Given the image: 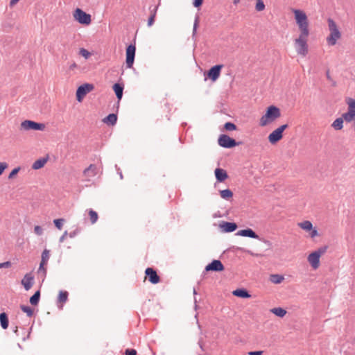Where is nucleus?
Returning a JSON list of instances; mask_svg holds the SVG:
<instances>
[{
  "label": "nucleus",
  "instance_id": "45",
  "mask_svg": "<svg viewBox=\"0 0 355 355\" xmlns=\"http://www.w3.org/2000/svg\"><path fill=\"white\" fill-rule=\"evenodd\" d=\"M34 232L37 235L40 236V235H42L43 234V229L40 226L36 225L34 227Z\"/></svg>",
  "mask_w": 355,
  "mask_h": 355
},
{
  "label": "nucleus",
  "instance_id": "17",
  "mask_svg": "<svg viewBox=\"0 0 355 355\" xmlns=\"http://www.w3.org/2000/svg\"><path fill=\"white\" fill-rule=\"evenodd\" d=\"M83 174L88 178L87 180H89L90 178H93L97 174L96 166L95 164H90L87 168L84 170Z\"/></svg>",
  "mask_w": 355,
  "mask_h": 355
},
{
  "label": "nucleus",
  "instance_id": "22",
  "mask_svg": "<svg viewBox=\"0 0 355 355\" xmlns=\"http://www.w3.org/2000/svg\"><path fill=\"white\" fill-rule=\"evenodd\" d=\"M232 294L234 296L241 297V298H249L251 296L250 295V293H248V291L245 288L236 289L232 292Z\"/></svg>",
  "mask_w": 355,
  "mask_h": 355
},
{
  "label": "nucleus",
  "instance_id": "61",
  "mask_svg": "<svg viewBox=\"0 0 355 355\" xmlns=\"http://www.w3.org/2000/svg\"><path fill=\"white\" fill-rule=\"evenodd\" d=\"M18 329H17V327H15V329H14V332L17 334Z\"/></svg>",
  "mask_w": 355,
  "mask_h": 355
},
{
  "label": "nucleus",
  "instance_id": "3",
  "mask_svg": "<svg viewBox=\"0 0 355 355\" xmlns=\"http://www.w3.org/2000/svg\"><path fill=\"white\" fill-rule=\"evenodd\" d=\"M327 21L330 34L327 37V41L329 45L334 46L336 44L337 40L340 38L341 33L336 22L332 19L329 18Z\"/></svg>",
  "mask_w": 355,
  "mask_h": 355
},
{
  "label": "nucleus",
  "instance_id": "5",
  "mask_svg": "<svg viewBox=\"0 0 355 355\" xmlns=\"http://www.w3.org/2000/svg\"><path fill=\"white\" fill-rule=\"evenodd\" d=\"M73 15L74 19L81 24L89 25L91 23V15L80 8H76Z\"/></svg>",
  "mask_w": 355,
  "mask_h": 355
},
{
  "label": "nucleus",
  "instance_id": "33",
  "mask_svg": "<svg viewBox=\"0 0 355 355\" xmlns=\"http://www.w3.org/2000/svg\"><path fill=\"white\" fill-rule=\"evenodd\" d=\"M50 257V251L45 249L42 253V259L40 263L46 265Z\"/></svg>",
  "mask_w": 355,
  "mask_h": 355
},
{
  "label": "nucleus",
  "instance_id": "38",
  "mask_svg": "<svg viewBox=\"0 0 355 355\" xmlns=\"http://www.w3.org/2000/svg\"><path fill=\"white\" fill-rule=\"evenodd\" d=\"M20 309L23 312L26 313L28 317H31L33 315V310L28 306L21 305Z\"/></svg>",
  "mask_w": 355,
  "mask_h": 355
},
{
  "label": "nucleus",
  "instance_id": "42",
  "mask_svg": "<svg viewBox=\"0 0 355 355\" xmlns=\"http://www.w3.org/2000/svg\"><path fill=\"white\" fill-rule=\"evenodd\" d=\"M328 247L327 245L322 246L320 248H318L317 250L314 251L315 253L318 254V256L320 257L321 255L324 254L327 250Z\"/></svg>",
  "mask_w": 355,
  "mask_h": 355
},
{
  "label": "nucleus",
  "instance_id": "4",
  "mask_svg": "<svg viewBox=\"0 0 355 355\" xmlns=\"http://www.w3.org/2000/svg\"><path fill=\"white\" fill-rule=\"evenodd\" d=\"M309 33H300L295 40V46L298 54L305 56L308 53L307 39Z\"/></svg>",
  "mask_w": 355,
  "mask_h": 355
},
{
  "label": "nucleus",
  "instance_id": "47",
  "mask_svg": "<svg viewBox=\"0 0 355 355\" xmlns=\"http://www.w3.org/2000/svg\"><path fill=\"white\" fill-rule=\"evenodd\" d=\"M12 263L10 261H5L3 263H0V268H8L11 266Z\"/></svg>",
  "mask_w": 355,
  "mask_h": 355
},
{
  "label": "nucleus",
  "instance_id": "24",
  "mask_svg": "<svg viewBox=\"0 0 355 355\" xmlns=\"http://www.w3.org/2000/svg\"><path fill=\"white\" fill-rule=\"evenodd\" d=\"M48 158H40L37 159L32 165V168L35 170L40 169L42 168L44 164L47 162Z\"/></svg>",
  "mask_w": 355,
  "mask_h": 355
},
{
  "label": "nucleus",
  "instance_id": "60",
  "mask_svg": "<svg viewBox=\"0 0 355 355\" xmlns=\"http://www.w3.org/2000/svg\"><path fill=\"white\" fill-rule=\"evenodd\" d=\"M196 294H197L196 290V288H193V295H196Z\"/></svg>",
  "mask_w": 355,
  "mask_h": 355
},
{
  "label": "nucleus",
  "instance_id": "13",
  "mask_svg": "<svg viewBox=\"0 0 355 355\" xmlns=\"http://www.w3.org/2000/svg\"><path fill=\"white\" fill-rule=\"evenodd\" d=\"M224 266L220 260H213L205 267L206 271L220 272L224 270Z\"/></svg>",
  "mask_w": 355,
  "mask_h": 355
},
{
  "label": "nucleus",
  "instance_id": "23",
  "mask_svg": "<svg viewBox=\"0 0 355 355\" xmlns=\"http://www.w3.org/2000/svg\"><path fill=\"white\" fill-rule=\"evenodd\" d=\"M103 121L107 125H114L117 121V115L114 113L110 114L103 119Z\"/></svg>",
  "mask_w": 355,
  "mask_h": 355
},
{
  "label": "nucleus",
  "instance_id": "40",
  "mask_svg": "<svg viewBox=\"0 0 355 355\" xmlns=\"http://www.w3.org/2000/svg\"><path fill=\"white\" fill-rule=\"evenodd\" d=\"M255 9L259 12L262 11L265 9V4L263 0H257Z\"/></svg>",
  "mask_w": 355,
  "mask_h": 355
},
{
  "label": "nucleus",
  "instance_id": "25",
  "mask_svg": "<svg viewBox=\"0 0 355 355\" xmlns=\"http://www.w3.org/2000/svg\"><path fill=\"white\" fill-rule=\"evenodd\" d=\"M0 323L3 329H6L8 327L9 320L8 315L5 312L0 313Z\"/></svg>",
  "mask_w": 355,
  "mask_h": 355
},
{
  "label": "nucleus",
  "instance_id": "52",
  "mask_svg": "<svg viewBox=\"0 0 355 355\" xmlns=\"http://www.w3.org/2000/svg\"><path fill=\"white\" fill-rule=\"evenodd\" d=\"M263 351H252L248 352V355H262Z\"/></svg>",
  "mask_w": 355,
  "mask_h": 355
},
{
  "label": "nucleus",
  "instance_id": "26",
  "mask_svg": "<svg viewBox=\"0 0 355 355\" xmlns=\"http://www.w3.org/2000/svg\"><path fill=\"white\" fill-rule=\"evenodd\" d=\"M284 279V277L283 275H278V274H272L270 276V281L275 284H280L283 282Z\"/></svg>",
  "mask_w": 355,
  "mask_h": 355
},
{
  "label": "nucleus",
  "instance_id": "11",
  "mask_svg": "<svg viewBox=\"0 0 355 355\" xmlns=\"http://www.w3.org/2000/svg\"><path fill=\"white\" fill-rule=\"evenodd\" d=\"M145 274L148 281L153 284H156L159 282L160 277L156 270L153 268H147L145 270Z\"/></svg>",
  "mask_w": 355,
  "mask_h": 355
},
{
  "label": "nucleus",
  "instance_id": "57",
  "mask_svg": "<svg viewBox=\"0 0 355 355\" xmlns=\"http://www.w3.org/2000/svg\"><path fill=\"white\" fill-rule=\"evenodd\" d=\"M77 67V64H76V62H73L72 63L70 67H69V69H73L74 68Z\"/></svg>",
  "mask_w": 355,
  "mask_h": 355
},
{
  "label": "nucleus",
  "instance_id": "43",
  "mask_svg": "<svg viewBox=\"0 0 355 355\" xmlns=\"http://www.w3.org/2000/svg\"><path fill=\"white\" fill-rule=\"evenodd\" d=\"M19 170H20V167H17V168H15L14 169H12V171L10 173V174L8 175V178L9 179L13 178L18 173Z\"/></svg>",
  "mask_w": 355,
  "mask_h": 355
},
{
  "label": "nucleus",
  "instance_id": "54",
  "mask_svg": "<svg viewBox=\"0 0 355 355\" xmlns=\"http://www.w3.org/2000/svg\"><path fill=\"white\" fill-rule=\"evenodd\" d=\"M326 77L329 80H332V78L330 76V73H329V71L327 70V72H326Z\"/></svg>",
  "mask_w": 355,
  "mask_h": 355
},
{
  "label": "nucleus",
  "instance_id": "27",
  "mask_svg": "<svg viewBox=\"0 0 355 355\" xmlns=\"http://www.w3.org/2000/svg\"><path fill=\"white\" fill-rule=\"evenodd\" d=\"M343 118H337L331 124V126L336 130H340L343 127Z\"/></svg>",
  "mask_w": 355,
  "mask_h": 355
},
{
  "label": "nucleus",
  "instance_id": "44",
  "mask_svg": "<svg viewBox=\"0 0 355 355\" xmlns=\"http://www.w3.org/2000/svg\"><path fill=\"white\" fill-rule=\"evenodd\" d=\"M199 24V17L196 16L195 19V21L193 24V35H194L196 33L197 28Z\"/></svg>",
  "mask_w": 355,
  "mask_h": 355
},
{
  "label": "nucleus",
  "instance_id": "53",
  "mask_svg": "<svg viewBox=\"0 0 355 355\" xmlns=\"http://www.w3.org/2000/svg\"><path fill=\"white\" fill-rule=\"evenodd\" d=\"M67 235V231H65V232H64V234L60 236V239H59V241H60V243H62V242L64 241V239H65V238H66Z\"/></svg>",
  "mask_w": 355,
  "mask_h": 355
},
{
  "label": "nucleus",
  "instance_id": "14",
  "mask_svg": "<svg viewBox=\"0 0 355 355\" xmlns=\"http://www.w3.org/2000/svg\"><path fill=\"white\" fill-rule=\"evenodd\" d=\"M34 277L31 273H27L24 275L21 280V284L24 286L26 291H28L33 285Z\"/></svg>",
  "mask_w": 355,
  "mask_h": 355
},
{
  "label": "nucleus",
  "instance_id": "62",
  "mask_svg": "<svg viewBox=\"0 0 355 355\" xmlns=\"http://www.w3.org/2000/svg\"><path fill=\"white\" fill-rule=\"evenodd\" d=\"M119 176L121 177V178H123V175H122L121 173H120Z\"/></svg>",
  "mask_w": 355,
  "mask_h": 355
},
{
  "label": "nucleus",
  "instance_id": "8",
  "mask_svg": "<svg viewBox=\"0 0 355 355\" xmlns=\"http://www.w3.org/2000/svg\"><path fill=\"white\" fill-rule=\"evenodd\" d=\"M218 145L223 148H232L238 145L234 139L231 138L227 135H221L218 139Z\"/></svg>",
  "mask_w": 355,
  "mask_h": 355
},
{
  "label": "nucleus",
  "instance_id": "21",
  "mask_svg": "<svg viewBox=\"0 0 355 355\" xmlns=\"http://www.w3.org/2000/svg\"><path fill=\"white\" fill-rule=\"evenodd\" d=\"M113 90L115 92L116 96L118 98L119 101H120L122 98L123 96V85L120 83H115L114 84Z\"/></svg>",
  "mask_w": 355,
  "mask_h": 355
},
{
  "label": "nucleus",
  "instance_id": "36",
  "mask_svg": "<svg viewBox=\"0 0 355 355\" xmlns=\"http://www.w3.org/2000/svg\"><path fill=\"white\" fill-rule=\"evenodd\" d=\"M298 225L303 230L306 231H310L312 230L313 225L309 220H305L302 223H300Z\"/></svg>",
  "mask_w": 355,
  "mask_h": 355
},
{
  "label": "nucleus",
  "instance_id": "28",
  "mask_svg": "<svg viewBox=\"0 0 355 355\" xmlns=\"http://www.w3.org/2000/svg\"><path fill=\"white\" fill-rule=\"evenodd\" d=\"M69 293L65 291H60L58 297V303H65L68 300Z\"/></svg>",
  "mask_w": 355,
  "mask_h": 355
},
{
  "label": "nucleus",
  "instance_id": "59",
  "mask_svg": "<svg viewBox=\"0 0 355 355\" xmlns=\"http://www.w3.org/2000/svg\"><path fill=\"white\" fill-rule=\"evenodd\" d=\"M331 82L332 86L335 87L336 85V82L334 80H330Z\"/></svg>",
  "mask_w": 355,
  "mask_h": 355
},
{
  "label": "nucleus",
  "instance_id": "20",
  "mask_svg": "<svg viewBox=\"0 0 355 355\" xmlns=\"http://www.w3.org/2000/svg\"><path fill=\"white\" fill-rule=\"evenodd\" d=\"M157 8H158V5L155 6L153 7V6L149 7V10H150V17L148 20V26L149 27L153 26V24L155 22V19L156 17Z\"/></svg>",
  "mask_w": 355,
  "mask_h": 355
},
{
  "label": "nucleus",
  "instance_id": "2",
  "mask_svg": "<svg viewBox=\"0 0 355 355\" xmlns=\"http://www.w3.org/2000/svg\"><path fill=\"white\" fill-rule=\"evenodd\" d=\"M294 14L300 33H309V21L306 13L300 10H295Z\"/></svg>",
  "mask_w": 355,
  "mask_h": 355
},
{
  "label": "nucleus",
  "instance_id": "34",
  "mask_svg": "<svg viewBox=\"0 0 355 355\" xmlns=\"http://www.w3.org/2000/svg\"><path fill=\"white\" fill-rule=\"evenodd\" d=\"M45 264L40 263L37 270L38 275L42 278V281L44 280L46 276V268L44 267Z\"/></svg>",
  "mask_w": 355,
  "mask_h": 355
},
{
  "label": "nucleus",
  "instance_id": "49",
  "mask_svg": "<svg viewBox=\"0 0 355 355\" xmlns=\"http://www.w3.org/2000/svg\"><path fill=\"white\" fill-rule=\"evenodd\" d=\"M8 167V164L6 162L0 163V175L3 173L4 170Z\"/></svg>",
  "mask_w": 355,
  "mask_h": 355
},
{
  "label": "nucleus",
  "instance_id": "32",
  "mask_svg": "<svg viewBox=\"0 0 355 355\" xmlns=\"http://www.w3.org/2000/svg\"><path fill=\"white\" fill-rule=\"evenodd\" d=\"M271 312L280 318H283L286 314V311L281 307L273 308L271 309Z\"/></svg>",
  "mask_w": 355,
  "mask_h": 355
},
{
  "label": "nucleus",
  "instance_id": "29",
  "mask_svg": "<svg viewBox=\"0 0 355 355\" xmlns=\"http://www.w3.org/2000/svg\"><path fill=\"white\" fill-rule=\"evenodd\" d=\"M40 298V291H37L31 297H30V303L32 305H37L39 303Z\"/></svg>",
  "mask_w": 355,
  "mask_h": 355
},
{
  "label": "nucleus",
  "instance_id": "30",
  "mask_svg": "<svg viewBox=\"0 0 355 355\" xmlns=\"http://www.w3.org/2000/svg\"><path fill=\"white\" fill-rule=\"evenodd\" d=\"M345 101L348 105L347 111L355 113V99L352 98H347Z\"/></svg>",
  "mask_w": 355,
  "mask_h": 355
},
{
  "label": "nucleus",
  "instance_id": "58",
  "mask_svg": "<svg viewBox=\"0 0 355 355\" xmlns=\"http://www.w3.org/2000/svg\"><path fill=\"white\" fill-rule=\"evenodd\" d=\"M239 2H240V0H234L233 1V3H234V5L238 4Z\"/></svg>",
  "mask_w": 355,
  "mask_h": 355
},
{
  "label": "nucleus",
  "instance_id": "10",
  "mask_svg": "<svg viewBox=\"0 0 355 355\" xmlns=\"http://www.w3.org/2000/svg\"><path fill=\"white\" fill-rule=\"evenodd\" d=\"M94 89L92 84L85 83L79 86L76 90V99L80 102L84 96Z\"/></svg>",
  "mask_w": 355,
  "mask_h": 355
},
{
  "label": "nucleus",
  "instance_id": "7",
  "mask_svg": "<svg viewBox=\"0 0 355 355\" xmlns=\"http://www.w3.org/2000/svg\"><path fill=\"white\" fill-rule=\"evenodd\" d=\"M136 52V46L135 44H130L126 48L125 51V62L128 68H132L135 61Z\"/></svg>",
  "mask_w": 355,
  "mask_h": 355
},
{
  "label": "nucleus",
  "instance_id": "18",
  "mask_svg": "<svg viewBox=\"0 0 355 355\" xmlns=\"http://www.w3.org/2000/svg\"><path fill=\"white\" fill-rule=\"evenodd\" d=\"M214 173L217 181L219 182H224L228 178L227 172L220 168H216Z\"/></svg>",
  "mask_w": 355,
  "mask_h": 355
},
{
  "label": "nucleus",
  "instance_id": "51",
  "mask_svg": "<svg viewBox=\"0 0 355 355\" xmlns=\"http://www.w3.org/2000/svg\"><path fill=\"white\" fill-rule=\"evenodd\" d=\"M310 236L311 238H314L315 236H318V231L316 229H313L310 230Z\"/></svg>",
  "mask_w": 355,
  "mask_h": 355
},
{
  "label": "nucleus",
  "instance_id": "31",
  "mask_svg": "<svg viewBox=\"0 0 355 355\" xmlns=\"http://www.w3.org/2000/svg\"><path fill=\"white\" fill-rule=\"evenodd\" d=\"M220 196L225 200H229L233 196V193L230 189H227L220 191Z\"/></svg>",
  "mask_w": 355,
  "mask_h": 355
},
{
  "label": "nucleus",
  "instance_id": "37",
  "mask_svg": "<svg viewBox=\"0 0 355 355\" xmlns=\"http://www.w3.org/2000/svg\"><path fill=\"white\" fill-rule=\"evenodd\" d=\"M88 214L91 223L94 224L98 218L97 212L90 209H89Z\"/></svg>",
  "mask_w": 355,
  "mask_h": 355
},
{
  "label": "nucleus",
  "instance_id": "55",
  "mask_svg": "<svg viewBox=\"0 0 355 355\" xmlns=\"http://www.w3.org/2000/svg\"><path fill=\"white\" fill-rule=\"evenodd\" d=\"M19 0H10V5L14 6L15 5Z\"/></svg>",
  "mask_w": 355,
  "mask_h": 355
},
{
  "label": "nucleus",
  "instance_id": "19",
  "mask_svg": "<svg viewBox=\"0 0 355 355\" xmlns=\"http://www.w3.org/2000/svg\"><path fill=\"white\" fill-rule=\"evenodd\" d=\"M220 227L225 232H232L237 229V225L232 222H223Z\"/></svg>",
  "mask_w": 355,
  "mask_h": 355
},
{
  "label": "nucleus",
  "instance_id": "6",
  "mask_svg": "<svg viewBox=\"0 0 355 355\" xmlns=\"http://www.w3.org/2000/svg\"><path fill=\"white\" fill-rule=\"evenodd\" d=\"M288 128L287 124H284L279 128H277L276 130L272 131L269 135H268V141L270 144H275L277 143L279 141H280L283 137V132Z\"/></svg>",
  "mask_w": 355,
  "mask_h": 355
},
{
  "label": "nucleus",
  "instance_id": "41",
  "mask_svg": "<svg viewBox=\"0 0 355 355\" xmlns=\"http://www.w3.org/2000/svg\"><path fill=\"white\" fill-rule=\"evenodd\" d=\"M63 222H64V219H62V218L55 219L53 220V223H54L55 227L59 230L62 229V225H63Z\"/></svg>",
  "mask_w": 355,
  "mask_h": 355
},
{
  "label": "nucleus",
  "instance_id": "15",
  "mask_svg": "<svg viewBox=\"0 0 355 355\" xmlns=\"http://www.w3.org/2000/svg\"><path fill=\"white\" fill-rule=\"evenodd\" d=\"M308 261L314 269H317L320 266V257L314 252L308 256Z\"/></svg>",
  "mask_w": 355,
  "mask_h": 355
},
{
  "label": "nucleus",
  "instance_id": "16",
  "mask_svg": "<svg viewBox=\"0 0 355 355\" xmlns=\"http://www.w3.org/2000/svg\"><path fill=\"white\" fill-rule=\"evenodd\" d=\"M236 235L245 236V237H249V238H252V239H258L259 238L258 234H257L256 232H254L250 228H246L244 230H239L236 233Z\"/></svg>",
  "mask_w": 355,
  "mask_h": 355
},
{
  "label": "nucleus",
  "instance_id": "50",
  "mask_svg": "<svg viewBox=\"0 0 355 355\" xmlns=\"http://www.w3.org/2000/svg\"><path fill=\"white\" fill-rule=\"evenodd\" d=\"M80 53L81 55H83L85 58H87L89 55V53L85 49H81L80 51Z\"/></svg>",
  "mask_w": 355,
  "mask_h": 355
},
{
  "label": "nucleus",
  "instance_id": "56",
  "mask_svg": "<svg viewBox=\"0 0 355 355\" xmlns=\"http://www.w3.org/2000/svg\"><path fill=\"white\" fill-rule=\"evenodd\" d=\"M76 234H77L76 231H73V232L69 233V236L71 238H73V237H74L76 235Z\"/></svg>",
  "mask_w": 355,
  "mask_h": 355
},
{
  "label": "nucleus",
  "instance_id": "39",
  "mask_svg": "<svg viewBox=\"0 0 355 355\" xmlns=\"http://www.w3.org/2000/svg\"><path fill=\"white\" fill-rule=\"evenodd\" d=\"M224 128L227 131H232L236 130V125L232 122H227L224 125Z\"/></svg>",
  "mask_w": 355,
  "mask_h": 355
},
{
  "label": "nucleus",
  "instance_id": "48",
  "mask_svg": "<svg viewBox=\"0 0 355 355\" xmlns=\"http://www.w3.org/2000/svg\"><path fill=\"white\" fill-rule=\"evenodd\" d=\"M204 0H193V6L195 8H199L202 5Z\"/></svg>",
  "mask_w": 355,
  "mask_h": 355
},
{
  "label": "nucleus",
  "instance_id": "63",
  "mask_svg": "<svg viewBox=\"0 0 355 355\" xmlns=\"http://www.w3.org/2000/svg\"><path fill=\"white\" fill-rule=\"evenodd\" d=\"M354 342H355V338H354Z\"/></svg>",
  "mask_w": 355,
  "mask_h": 355
},
{
  "label": "nucleus",
  "instance_id": "1",
  "mask_svg": "<svg viewBox=\"0 0 355 355\" xmlns=\"http://www.w3.org/2000/svg\"><path fill=\"white\" fill-rule=\"evenodd\" d=\"M281 116L279 108L275 105H270L267 107L266 113L263 115L259 121V125L262 127L273 122Z\"/></svg>",
  "mask_w": 355,
  "mask_h": 355
},
{
  "label": "nucleus",
  "instance_id": "12",
  "mask_svg": "<svg viewBox=\"0 0 355 355\" xmlns=\"http://www.w3.org/2000/svg\"><path fill=\"white\" fill-rule=\"evenodd\" d=\"M222 67V64H216L211 67L207 71L208 78L214 82L216 81L220 76Z\"/></svg>",
  "mask_w": 355,
  "mask_h": 355
},
{
  "label": "nucleus",
  "instance_id": "46",
  "mask_svg": "<svg viewBox=\"0 0 355 355\" xmlns=\"http://www.w3.org/2000/svg\"><path fill=\"white\" fill-rule=\"evenodd\" d=\"M124 354L125 355H137V351L135 349H126Z\"/></svg>",
  "mask_w": 355,
  "mask_h": 355
},
{
  "label": "nucleus",
  "instance_id": "35",
  "mask_svg": "<svg viewBox=\"0 0 355 355\" xmlns=\"http://www.w3.org/2000/svg\"><path fill=\"white\" fill-rule=\"evenodd\" d=\"M342 117L346 122L349 123L355 119V113L347 111L343 114Z\"/></svg>",
  "mask_w": 355,
  "mask_h": 355
},
{
  "label": "nucleus",
  "instance_id": "9",
  "mask_svg": "<svg viewBox=\"0 0 355 355\" xmlns=\"http://www.w3.org/2000/svg\"><path fill=\"white\" fill-rule=\"evenodd\" d=\"M21 127L25 130H44L45 128V125L44 123H37L33 121L26 120L21 123Z\"/></svg>",
  "mask_w": 355,
  "mask_h": 355
}]
</instances>
